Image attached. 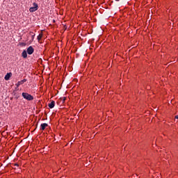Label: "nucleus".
Returning <instances> with one entry per match:
<instances>
[{
	"mask_svg": "<svg viewBox=\"0 0 178 178\" xmlns=\"http://www.w3.org/2000/svg\"><path fill=\"white\" fill-rule=\"evenodd\" d=\"M22 95L24 99H26V101H33V99H34V97L28 92H22Z\"/></svg>",
	"mask_w": 178,
	"mask_h": 178,
	"instance_id": "1",
	"label": "nucleus"
},
{
	"mask_svg": "<svg viewBox=\"0 0 178 178\" xmlns=\"http://www.w3.org/2000/svg\"><path fill=\"white\" fill-rule=\"evenodd\" d=\"M33 6L29 8V11L33 13L38 10V4H37L36 3H33Z\"/></svg>",
	"mask_w": 178,
	"mask_h": 178,
	"instance_id": "2",
	"label": "nucleus"
},
{
	"mask_svg": "<svg viewBox=\"0 0 178 178\" xmlns=\"http://www.w3.org/2000/svg\"><path fill=\"white\" fill-rule=\"evenodd\" d=\"M26 52L28 55H33V54H34V48H33L31 46L29 47L26 49Z\"/></svg>",
	"mask_w": 178,
	"mask_h": 178,
	"instance_id": "3",
	"label": "nucleus"
},
{
	"mask_svg": "<svg viewBox=\"0 0 178 178\" xmlns=\"http://www.w3.org/2000/svg\"><path fill=\"white\" fill-rule=\"evenodd\" d=\"M27 81V79H24L20 81H18L17 83L16 84L17 87H19V86H22V84H24Z\"/></svg>",
	"mask_w": 178,
	"mask_h": 178,
	"instance_id": "4",
	"label": "nucleus"
},
{
	"mask_svg": "<svg viewBox=\"0 0 178 178\" xmlns=\"http://www.w3.org/2000/svg\"><path fill=\"white\" fill-rule=\"evenodd\" d=\"M49 108H50V109H52L53 108L55 107V101H52L51 103H49L48 104Z\"/></svg>",
	"mask_w": 178,
	"mask_h": 178,
	"instance_id": "5",
	"label": "nucleus"
},
{
	"mask_svg": "<svg viewBox=\"0 0 178 178\" xmlns=\"http://www.w3.org/2000/svg\"><path fill=\"white\" fill-rule=\"evenodd\" d=\"M40 127H41V130H45V128L48 127V124L47 123L41 124Z\"/></svg>",
	"mask_w": 178,
	"mask_h": 178,
	"instance_id": "6",
	"label": "nucleus"
},
{
	"mask_svg": "<svg viewBox=\"0 0 178 178\" xmlns=\"http://www.w3.org/2000/svg\"><path fill=\"white\" fill-rule=\"evenodd\" d=\"M10 76H12V73H7L4 77L5 80H9V79H10Z\"/></svg>",
	"mask_w": 178,
	"mask_h": 178,
	"instance_id": "7",
	"label": "nucleus"
},
{
	"mask_svg": "<svg viewBox=\"0 0 178 178\" xmlns=\"http://www.w3.org/2000/svg\"><path fill=\"white\" fill-rule=\"evenodd\" d=\"M22 56L24 57V59L27 58V51L26 50H24L22 53Z\"/></svg>",
	"mask_w": 178,
	"mask_h": 178,
	"instance_id": "8",
	"label": "nucleus"
},
{
	"mask_svg": "<svg viewBox=\"0 0 178 178\" xmlns=\"http://www.w3.org/2000/svg\"><path fill=\"white\" fill-rule=\"evenodd\" d=\"M41 38H42V33H40L38 35V41H40L41 40Z\"/></svg>",
	"mask_w": 178,
	"mask_h": 178,
	"instance_id": "9",
	"label": "nucleus"
},
{
	"mask_svg": "<svg viewBox=\"0 0 178 178\" xmlns=\"http://www.w3.org/2000/svg\"><path fill=\"white\" fill-rule=\"evenodd\" d=\"M62 102H65V101H66V97H63L60 98Z\"/></svg>",
	"mask_w": 178,
	"mask_h": 178,
	"instance_id": "10",
	"label": "nucleus"
},
{
	"mask_svg": "<svg viewBox=\"0 0 178 178\" xmlns=\"http://www.w3.org/2000/svg\"><path fill=\"white\" fill-rule=\"evenodd\" d=\"M15 166H19V164L15 163Z\"/></svg>",
	"mask_w": 178,
	"mask_h": 178,
	"instance_id": "11",
	"label": "nucleus"
},
{
	"mask_svg": "<svg viewBox=\"0 0 178 178\" xmlns=\"http://www.w3.org/2000/svg\"><path fill=\"white\" fill-rule=\"evenodd\" d=\"M175 119H178V115H176V116H175Z\"/></svg>",
	"mask_w": 178,
	"mask_h": 178,
	"instance_id": "12",
	"label": "nucleus"
}]
</instances>
